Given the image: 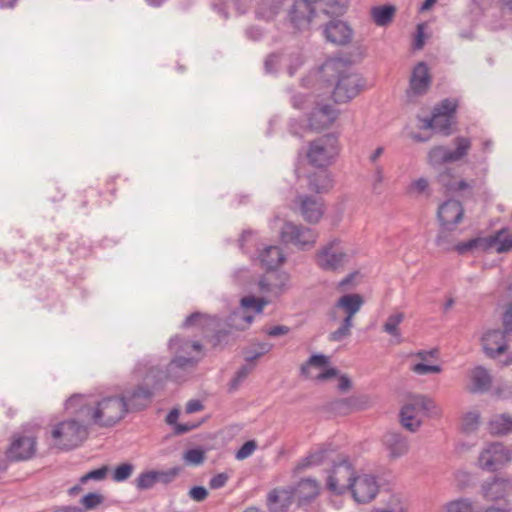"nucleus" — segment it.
Segmentation results:
<instances>
[{"mask_svg": "<svg viewBox=\"0 0 512 512\" xmlns=\"http://www.w3.org/2000/svg\"><path fill=\"white\" fill-rule=\"evenodd\" d=\"M66 410L100 427H110L122 420L126 404L120 396L97 399L92 396L73 395L65 403Z\"/></svg>", "mask_w": 512, "mask_h": 512, "instance_id": "1", "label": "nucleus"}, {"mask_svg": "<svg viewBox=\"0 0 512 512\" xmlns=\"http://www.w3.org/2000/svg\"><path fill=\"white\" fill-rule=\"evenodd\" d=\"M169 349L174 357L167 365V377L174 381H183L197 367L200 358L192 354H199L202 346L199 342L175 336L169 342Z\"/></svg>", "mask_w": 512, "mask_h": 512, "instance_id": "2", "label": "nucleus"}, {"mask_svg": "<svg viewBox=\"0 0 512 512\" xmlns=\"http://www.w3.org/2000/svg\"><path fill=\"white\" fill-rule=\"evenodd\" d=\"M321 77L334 86L332 97L337 103H347L352 99L350 59L332 58L327 60L320 69Z\"/></svg>", "mask_w": 512, "mask_h": 512, "instance_id": "3", "label": "nucleus"}, {"mask_svg": "<svg viewBox=\"0 0 512 512\" xmlns=\"http://www.w3.org/2000/svg\"><path fill=\"white\" fill-rule=\"evenodd\" d=\"M339 153L338 139L332 134L317 138L309 144L307 158L311 165L325 168L331 165Z\"/></svg>", "mask_w": 512, "mask_h": 512, "instance_id": "4", "label": "nucleus"}, {"mask_svg": "<svg viewBox=\"0 0 512 512\" xmlns=\"http://www.w3.org/2000/svg\"><path fill=\"white\" fill-rule=\"evenodd\" d=\"M52 438L62 450H70L79 446L87 437V429L76 420L60 422L52 430Z\"/></svg>", "mask_w": 512, "mask_h": 512, "instance_id": "5", "label": "nucleus"}, {"mask_svg": "<svg viewBox=\"0 0 512 512\" xmlns=\"http://www.w3.org/2000/svg\"><path fill=\"white\" fill-rule=\"evenodd\" d=\"M455 149L444 146H435L428 153V161L431 166H440L462 160L471 148V141L467 137L458 136L453 140Z\"/></svg>", "mask_w": 512, "mask_h": 512, "instance_id": "6", "label": "nucleus"}, {"mask_svg": "<svg viewBox=\"0 0 512 512\" xmlns=\"http://www.w3.org/2000/svg\"><path fill=\"white\" fill-rule=\"evenodd\" d=\"M512 461V449L503 443L488 444L479 454L478 465L482 470L494 472Z\"/></svg>", "mask_w": 512, "mask_h": 512, "instance_id": "7", "label": "nucleus"}, {"mask_svg": "<svg viewBox=\"0 0 512 512\" xmlns=\"http://www.w3.org/2000/svg\"><path fill=\"white\" fill-rule=\"evenodd\" d=\"M330 357L324 354H313L300 367V375L316 382H325L338 375V370L329 366Z\"/></svg>", "mask_w": 512, "mask_h": 512, "instance_id": "8", "label": "nucleus"}, {"mask_svg": "<svg viewBox=\"0 0 512 512\" xmlns=\"http://www.w3.org/2000/svg\"><path fill=\"white\" fill-rule=\"evenodd\" d=\"M282 242L290 243L305 250L312 248L318 238L317 233L308 227L297 225L293 222H285L280 231Z\"/></svg>", "mask_w": 512, "mask_h": 512, "instance_id": "9", "label": "nucleus"}, {"mask_svg": "<svg viewBox=\"0 0 512 512\" xmlns=\"http://www.w3.org/2000/svg\"><path fill=\"white\" fill-rule=\"evenodd\" d=\"M36 436L32 431L24 430L15 433L6 456L11 461H24L32 458L36 452Z\"/></svg>", "mask_w": 512, "mask_h": 512, "instance_id": "10", "label": "nucleus"}, {"mask_svg": "<svg viewBox=\"0 0 512 512\" xmlns=\"http://www.w3.org/2000/svg\"><path fill=\"white\" fill-rule=\"evenodd\" d=\"M317 265L327 271H335L348 262L346 251L338 240H333L322 247L315 255Z\"/></svg>", "mask_w": 512, "mask_h": 512, "instance_id": "11", "label": "nucleus"}, {"mask_svg": "<svg viewBox=\"0 0 512 512\" xmlns=\"http://www.w3.org/2000/svg\"><path fill=\"white\" fill-rule=\"evenodd\" d=\"M377 478L371 474L354 476V501L367 504L373 501L379 493Z\"/></svg>", "mask_w": 512, "mask_h": 512, "instance_id": "12", "label": "nucleus"}, {"mask_svg": "<svg viewBox=\"0 0 512 512\" xmlns=\"http://www.w3.org/2000/svg\"><path fill=\"white\" fill-rule=\"evenodd\" d=\"M154 395L153 389L147 384H139L134 388L126 389L120 396L126 404V412L142 410L148 407Z\"/></svg>", "mask_w": 512, "mask_h": 512, "instance_id": "13", "label": "nucleus"}, {"mask_svg": "<svg viewBox=\"0 0 512 512\" xmlns=\"http://www.w3.org/2000/svg\"><path fill=\"white\" fill-rule=\"evenodd\" d=\"M289 280L290 276L286 272H274L260 279L258 285L260 291L272 302L288 290Z\"/></svg>", "mask_w": 512, "mask_h": 512, "instance_id": "14", "label": "nucleus"}, {"mask_svg": "<svg viewBox=\"0 0 512 512\" xmlns=\"http://www.w3.org/2000/svg\"><path fill=\"white\" fill-rule=\"evenodd\" d=\"M327 487L337 494L352 489V468L347 462L334 465L328 477Z\"/></svg>", "mask_w": 512, "mask_h": 512, "instance_id": "15", "label": "nucleus"}, {"mask_svg": "<svg viewBox=\"0 0 512 512\" xmlns=\"http://www.w3.org/2000/svg\"><path fill=\"white\" fill-rule=\"evenodd\" d=\"M506 333V330L494 329L482 336L481 342L487 356L496 358L508 350Z\"/></svg>", "mask_w": 512, "mask_h": 512, "instance_id": "16", "label": "nucleus"}, {"mask_svg": "<svg viewBox=\"0 0 512 512\" xmlns=\"http://www.w3.org/2000/svg\"><path fill=\"white\" fill-rule=\"evenodd\" d=\"M463 216L464 208L462 203L455 199H449L443 202L437 211L440 225H445L446 227H457L463 220Z\"/></svg>", "mask_w": 512, "mask_h": 512, "instance_id": "17", "label": "nucleus"}, {"mask_svg": "<svg viewBox=\"0 0 512 512\" xmlns=\"http://www.w3.org/2000/svg\"><path fill=\"white\" fill-rule=\"evenodd\" d=\"M336 117V111L332 106L317 103L308 116L309 128L314 131L326 129L335 121Z\"/></svg>", "mask_w": 512, "mask_h": 512, "instance_id": "18", "label": "nucleus"}, {"mask_svg": "<svg viewBox=\"0 0 512 512\" xmlns=\"http://www.w3.org/2000/svg\"><path fill=\"white\" fill-rule=\"evenodd\" d=\"M343 314V324L331 334V340L340 341L344 336L348 335L350 320L352 318V294H346L339 299L334 307V317Z\"/></svg>", "mask_w": 512, "mask_h": 512, "instance_id": "19", "label": "nucleus"}, {"mask_svg": "<svg viewBox=\"0 0 512 512\" xmlns=\"http://www.w3.org/2000/svg\"><path fill=\"white\" fill-rule=\"evenodd\" d=\"M436 181L446 194L470 190L472 188V184H474V181L469 183L466 180L459 178L451 168H445L443 171L438 173Z\"/></svg>", "mask_w": 512, "mask_h": 512, "instance_id": "20", "label": "nucleus"}, {"mask_svg": "<svg viewBox=\"0 0 512 512\" xmlns=\"http://www.w3.org/2000/svg\"><path fill=\"white\" fill-rule=\"evenodd\" d=\"M382 443L390 459H397L406 455L410 444L405 435L396 431H388L383 435Z\"/></svg>", "mask_w": 512, "mask_h": 512, "instance_id": "21", "label": "nucleus"}, {"mask_svg": "<svg viewBox=\"0 0 512 512\" xmlns=\"http://www.w3.org/2000/svg\"><path fill=\"white\" fill-rule=\"evenodd\" d=\"M482 494L487 500H498L504 498L512 491V479L494 476L482 484Z\"/></svg>", "mask_w": 512, "mask_h": 512, "instance_id": "22", "label": "nucleus"}, {"mask_svg": "<svg viewBox=\"0 0 512 512\" xmlns=\"http://www.w3.org/2000/svg\"><path fill=\"white\" fill-rule=\"evenodd\" d=\"M326 39L337 45L349 43L352 36V29L348 22L333 18L324 29Z\"/></svg>", "mask_w": 512, "mask_h": 512, "instance_id": "23", "label": "nucleus"}, {"mask_svg": "<svg viewBox=\"0 0 512 512\" xmlns=\"http://www.w3.org/2000/svg\"><path fill=\"white\" fill-rule=\"evenodd\" d=\"M402 408H408L410 414L421 417L431 416L438 413L435 402L425 395H410L407 397Z\"/></svg>", "mask_w": 512, "mask_h": 512, "instance_id": "24", "label": "nucleus"}, {"mask_svg": "<svg viewBox=\"0 0 512 512\" xmlns=\"http://www.w3.org/2000/svg\"><path fill=\"white\" fill-rule=\"evenodd\" d=\"M294 499L292 487L275 488L267 495V506L270 512H286Z\"/></svg>", "mask_w": 512, "mask_h": 512, "instance_id": "25", "label": "nucleus"}, {"mask_svg": "<svg viewBox=\"0 0 512 512\" xmlns=\"http://www.w3.org/2000/svg\"><path fill=\"white\" fill-rule=\"evenodd\" d=\"M292 489L298 506L311 503L320 493L319 483L312 478L301 479Z\"/></svg>", "mask_w": 512, "mask_h": 512, "instance_id": "26", "label": "nucleus"}, {"mask_svg": "<svg viewBox=\"0 0 512 512\" xmlns=\"http://www.w3.org/2000/svg\"><path fill=\"white\" fill-rule=\"evenodd\" d=\"M302 217L309 223H317L323 216L324 208L320 199L310 196H299L297 198Z\"/></svg>", "mask_w": 512, "mask_h": 512, "instance_id": "27", "label": "nucleus"}, {"mask_svg": "<svg viewBox=\"0 0 512 512\" xmlns=\"http://www.w3.org/2000/svg\"><path fill=\"white\" fill-rule=\"evenodd\" d=\"M431 82L432 79L427 64L423 61L417 63L410 78V89L416 95H423L429 90Z\"/></svg>", "mask_w": 512, "mask_h": 512, "instance_id": "28", "label": "nucleus"}, {"mask_svg": "<svg viewBox=\"0 0 512 512\" xmlns=\"http://www.w3.org/2000/svg\"><path fill=\"white\" fill-rule=\"evenodd\" d=\"M317 12L336 18L343 15L349 6V0H314Z\"/></svg>", "mask_w": 512, "mask_h": 512, "instance_id": "29", "label": "nucleus"}, {"mask_svg": "<svg viewBox=\"0 0 512 512\" xmlns=\"http://www.w3.org/2000/svg\"><path fill=\"white\" fill-rule=\"evenodd\" d=\"M471 387L470 392H486L492 384V377L489 372L482 366H477L471 371Z\"/></svg>", "mask_w": 512, "mask_h": 512, "instance_id": "30", "label": "nucleus"}, {"mask_svg": "<svg viewBox=\"0 0 512 512\" xmlns=\"http://www.w3.org/2000/svg\"><path fill=\"white\" fill-rule=\"evenodd\" d=\"M259 260L263 267L268 270L274 269L282 264L285 256L278 246H267L259 254Z\"/></svg>", "mask_w": 512, "mask_h": 512, "instance_id": "31", "label": "nucleus"}, {"mask_svg": "<svg viewBox=\"0 0 512 512\" xmlns=\"http://www.w3.org/2000/svg\"><path fill=\"white\" fill-rule=\"evenodd\" d=\"M486 239L487 244H489V250L503 253L512 249V233L506 229H502L494 235L486 237Z\"/></svg>", "mask_w": 512, "mask_h": 512, "instance_id": "32", "label": "nucleus"}, {"mask_svg": "<svg viewBox=\"0 0 512 512\" xmlns=\"http://www.w3.org/2000/svg\"><path fill=\"white\" fill-rule=\"evenodd\" d=\"M332 186L333 181L326 170H321L308 176V188L313 192H327L332 188Z\"/></svg>", "mask_w": 512, "mask_h": 512, "instance_id": "33", "label": "nucleus"}, {"mask_svg": "<svg viewBox=\"0 0 512 512\" xmlns=\"http://www.w3.org/2000/svg\"><path fill=\"white\" fill-rule=\"evenodd\" d=\"M370 14L377 26L385 27L392 23L396 14V7L390 4L375 6L371 8Z\"/></svg>", "mask_w": 512, "mask_h": 512, "instance_id": "34", "label": "nucleus"}, {"mask_svg": "<svg viewBox=\"0 0 512 512\" xmlns=\"http://www.w3.org/2000/svg\"><path fill=\"white\" fill-rule=\"evenodd\" d=\"M489 431L493 435H506L512 432V416L500 414L489 422Z\"/></svg>", "mask_w": 512, "mask_h": 512, "instance_id": "35", "label": "nucleus"}, {"mask_svg": "<svg viewBox=\"0 0 512 512\" xmlns=\"http://www.w3.org/2000/svg\"><path fill=\"white\" fill-rule=\"evenodd\" d=\"M444 512H480L469 498H459L447 502L443 506Z\"/></svg>", "mask_w": 512, "mask_h": 512, "instance_id": "36", "label": "nucleus"}, {"mask_svg": "<svg viewBox=\"0 0 512 512\" xmlns=\"http://www.w3.org/2000/svg\"><path fill=\"white\" fill-rule=\"evenodd\" d=\"M454 249L459 254H465L474 249L489 250V244H487L486 237H478V238L470 239L466 242H461V243L457 244L454 247Z\"/></svg>", "mask_w": 512, "mask_h": 512, "instance_id": "37", "label": "nucleus"}, {"mask_svg": "<svg viewBox=\"0 0 512 512\" xmlns=\"http://www.w3.org/2000/svg\"><path fill=\"white\" fill-rule=\"evenodd\" d=\"M399 416L401 425L410 432H416L422 424L421 417L410 414L408 408H401Z\"/></svg>", "mask_w": 512, "mask_h": 512, "instance_id": "38", "label": "nucleus"}, {"mask_svg": "<svg viewBox=\"0 0 512 512\" xmlns=\"http://www.w3.org/2000/svg\"><path fill=\"white\" fill-rule=\"evenodd\" d=\"M269 303H271V299H268L267 297L256 298L254 296H245L240 300L242 308H251L257 314H261L264 307Z\"/></svg>", "mask_w": 512, "mask_h": 512, "instance_id": "39", "label": "nucleus"}, {"mask_svg": "<svg viewBox=\"0 0 512 512\" xmlns=\"http://www.w3.org/2000/svg\"><path fill=\"white\" fill-rule=\"evenodd\" d=\"M406 193L409 196L417 197L420 195L430 196L429 182L426 178L413 180L407 187Z\"/></svg>", "mask_w": 512, "mask_h": 512, "instance_id": "40", "label": "nucleus"}, {"mask_svg": "<svg viewBox=\"0 0 512 512\" xmlns=\"http://www.w3.org/2000/svg\"><path fill=\"white\" fill-rule=\"evenodd\" d=\"M157 484L156 470H148L140 473L135 479V486L138 490H148Z\"/></svg>", "mask_w": 512, "mask_h": 512, "instance_id": "41", "label": "nucleus"}, {"mask_svg": "<svg viewBox=\"0 0 512 512\" xmlns=\"http://www.w3.org/2000/svg\"><path fill=\"white\" fill-rule=\"evenodd\" d=\"M456 229V227H446L445 225H440V230L435 239V243L438 247L444 250L452 249V232Z\"/></svg>", "mask_w": 512, "mask_h": 512, "instance_id": "42", "label": "nucleus"}, {"mask_svg": "<svg viewBox=\"0 0 512 512\" xmlns=\"http://www.w3.org/2000/svg\"><path fill=\"white\" fill-rule=\"evenodd\" d=\"M404 320V314L397 312L390 315L383 325V331L394 337H400L399 324Z\"/></svg>", "mask_w": 512, "mask_h": 512, "instance_id": "43", "label": "nucleus"}, {"mask_svg": "<svg viewBox=\"0 0 512 512\" xmlns=\"http://www.w3.org/2000/svg\"><path fill=\"white\" fill-rule=\"evenodd\" d=\"M432 115L434 119L435 130L442 133L443 135H450L453 118L440 114V112H433Z\"/></svg>", "mask_w": 512, "mask_h": 512, "instance_id": "44", "label": "nucleus"}, {"mask_svg": "<svg viewBox=\"0 0 512 512\" xmlns=\"http://www.w3.org/2000/svg\"><path fill=\"white\" fill-rule=\"evenodd\" d=\"M254 320L252 315H246L243 312H233L229 317V324L238 330H244Z\"/></svg>", "mask_w": 512, "mask_h": 512, "instance_id": "45", "label": "nucleus"}, {"mask_svg": "<svg viewBox=\"0 0 512 512\" xmlns=\"http://www.w3.org/2000/svg\"><path fill=\"white\" fill-rule=\"evenodd\" d=\"M480 424V413L477 411L467 412L462 418V430L466 433L477 430Z\"/></svg>", "mask_w": 512, "mask_h": 512, "instance_id": "46", "label": "nucleus"}, {"mask_svg": "<svg viewBox=\"0 0 512 512\" xmlns=\"http://www.w3.org/2000/svg\"><path fill=\"white\" fill-rule=\"evenodd\" d=\"M134 471V465L131 463H122L118 465L112 474V479L115 482H123L131 477Z\"/></svg>", "mask_w": 512, "mask_h": 512, "instance_id": "47", "label": "nucleus"}, {"mask_svg": "<svg viewBox=\"0 0 512 512\" xmlns=\"http://www.w3.org/2000/svg\"><path fill=\"white\" fill-rule=\"evenodd\" d=\"M183 460L189 465H200L205 460V452L200 448L189 449L183 454Z\"/></svg>", "mask_w": 512, "mask_h": 512, "instance_id": "48", "label": "nucleus"}, {"mask_svg": "<svg viewBox=\"0 0 512 512\" xmlns=\"http://www.w3.org/2000/svg\"><path fill=\"white\" fill-rule=\"evenodd\" d=\"M254 369L253 364H246L240 367L235 377L230 382V390H236L240 386V384L247 378V376L252 372Z\"/></svg>", "mask_w": 512, "mask_h": 512, "instance_id": "49", "label": "nucleus"}, {"mask_svg": "<svg viewBox=\"0 0 512 512\" xmlns=\"http://www.w3.org/2000/svg\"><path fill=\"white\" fill-rule=\"evenodd\" d=\"M457 106L458 104L456 100L444 99L437 106L434 107L433 112H440V114L453 118Z\"/></svg>", "mask_w": 512, "mask_h": 512, "instance_id": "50", "label": "nucleus"}, {"mask_svg": "<svg viewBox=\"0 0 512 512\" xmlns=\"http://www.w3.org/2000/svg\"><path fill=\"white\" fill-rule=\"evenodd\" d=\"M179 467H173L168 470H156L157 483L169 484L179 475Z\"/></svg>", "mask_w": 512, "mask_h": 512, "instance_id": "51", "label": "nucleus"}, {"mask_svg": "<svg viewBox=\"0 0 512 512\" xmlns=\"http://www.w3.org/2000/svg\"><path fill=\"white\" fill-rule=\"evenodd\" d=\"M107 473H108V467L107 466H102V467H100L98 469L89 471L88 473L83 475L80 478V483L81 484H85V483H87L90 480L101 481V480L106 478Z\"/></svg>", "mask_w": 512, "mask_h": 512, "instance_id": "52", "label": "nucleus"}, {"mask_svg": "<svg viewBox=\"0 0 512 512\" xmlns=\"http://www.w3.org/2000/svg\"><path fill=\"white\" fill-rule=\"evenodd\" d=\"M80 502L86 510H91L103 502V496L98 493H88Z\"/></svg>", "mask_w": 512, "mask_h": 512, "instance_id": "53", "label": "nucleus"}, {"mask_svg": "<svg viewBox=\"0 0 512 512\" xmlns=\"http://www.w3.org/2000/svg\"><path fill=\"white\" fill-rule=\"evenodd\" d=\"M411 370L418 375H426L430 373H440L442 371L439 365H428L424 363H417L412 366Z\"/></svg>", "mask_w": 512, "mask_h": 512, "instance_id": "54", "label": "nucleus"}, {"mask_svg": "<svg viewBox=\"0 0 512 512\" xmlns=\"http://www.w3.org/2000/svg\"><path fill=\"white\" fill-rule=\"evenodd\" d=\"M256 447L257 445L253 440L245 442L236 452V458L238 460L246 459L255 451Z\"/></svg>", "mask_w": 512, "mask_h": 512, "instance_id": "55", "label": "nucleus"}, {"mask_svg": "<svg viewBox=\"0 0 512 512\" xmlns=\"http://www.w3.org/2000/svg\"><path fill=\"white\" fill-rule=\"evenodd\" d=\"M313 102V97L310 95L296 94L292 97V105L297 109H304Z\"/></svg>", "mask_w": 512, "mask_h": 512, "instance_id": "56", "label": "nucleus"}, {"mask_svg": "<svg viewBox=\"0 0 512 512\" xmlns=\"http://www.w3.org/2000/svg\"><path fill=\"white\" fill-rule=\"evenodd\" d=\"M228 479L229 475L226 472L219 473L210 479L209 487L211 489H220L226 485Z\"/></svg>", "mask_w": 512, "mask_h": 512, "instance_id": "57", "label": "nucleus"}, {"mask_svg": "<svg viewBox=\"0 0 512 512\" xmlns=\"http://www.w3.org/2000/svg\"><path fill=\"white\" fill-rule=\"evenodd\" d=\"M188 494L191 499H193L194 501H197V502L204 501L208 496V492H207L206 488H204L203 486L192 487L189 490Z\"/></svg>", "mask_w": 512, "mask_h": 512, "instance_id": "58", "label": "nucleus"}, {"mask_svg": "<svg viewBox=\"0 0 512 512\" xmlns=\"http://www.w3.org/2000/svg\"><path fill=\"white\" fill-rule=\"evenodd\" d=\"M258 348H259V350L256 351L255 353H253L251 355L250 354L246 355L245 360L247 362L251 363L254 360H256L257 358L261 357L262 355L268 353L271 350L272 345L269 343H259Z\"/></svg>", "mask_w": 512, "mask_h": 512, "instance_id": "59", "label": "nucleus"}, {"mask_svg": "<svg viewBox=\"0 0 512 512\" xmlns=\"http://www.w3.org/2000/svg\"><path fill=\"white\" fill-rule=\"evenodd\" d=\"M207 321V317L199 312L189 315L183 323L184 327H190L193 325H202Z\"/></svg>", "mask_w": 512, "mask_h": 512, "instance_id": "60", "label": "nucleus"}, {"mask_svg": "<svg viewBox=\"0 0 512 512\" xmlns=\"http://www.w3.org/2000/svg\"><path fill=\"white\" fill-rule=\"evenodd\" d=\"M289 331H290V328L288 326L277 325V326H273V327L269 328L267 330V334L271 337H277V336H281V335H286L287 333H289Z\"/></svg>", "mask_w": 512, "mask_h": 512, "instance_id": "61", "label": "nucleus"}, {"mask_svg": "<svg viewBox=\"0 0 512 512\" xmlns=\"http://www.w3.org/2000/svg\"><path fill=\"white\" fill-rule=\"evenodd\" d=\"M383 179H384L383 168L381 166H377L375 169L374 175H373V183H372V188L374 191H377V189L383 182Z\"/></svg>", "mask_w": 512, "mask_h": 512, "instance_id": "62", "label": "nucleus"}, {"mask_svg": "<svg viewBox=\"0 0 512 512\" xmlns=\"http://www.w3.org/2000/svg\"><path fill=\"white\" fill-rule=\"evenodd\" d=\"M367 88V81L361 76L354 74V94L360 93Z\"/></svg>", "mask_w": 512, "mask_h": 512, "instance_id": "63", "label": "nucleus"}, {"mask_svg": "<svg viewBox=\"0 0 512 512\" xmlns=\"http://www.w3.org/2000/svg\"><path fill=\"white\" fill-rule=\"evenodd\" d=\"M503 325L506 332L512 334V305L508 307L503 316Z\"/></svg>", "mask_w": 512, "mask_h": 512, "instance_id": "64", "label": "nucleus"}]
</instances>
